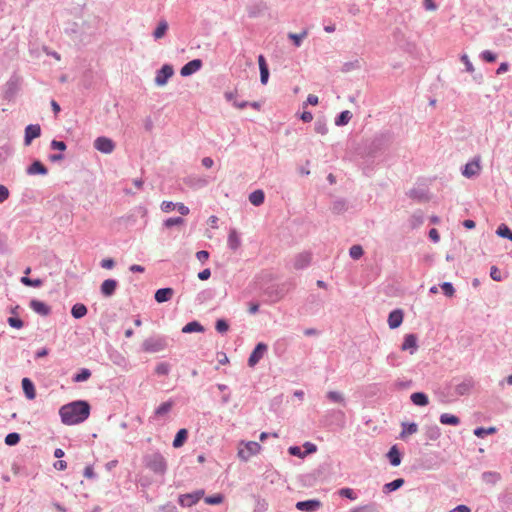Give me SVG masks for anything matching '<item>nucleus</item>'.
I'll use <instances>...</instances> for the list:
<instances>
[{
	"label": "nucleus",
	"instance_id": "nucleus-1",
	"mask_svg": "<svg viewBox=\"0 0 512 512\" xmlns=\"http://www.w3.org/2000/svg\"><path fill=\"white\" fill-rule=\"evenodd\" d=\"M61 421L65 425H76L84 422L90 415V405L86 401L78 400L63 405L59 409Z\"/></svg>",
	"mask_w": 512,
	"mask_h": 512
},
{
	"label": "nucleus",
	"instance_id": "nucleus-2",
	"mask_svg": "<svg viewBox=\"0 0 512 512\" xmlns=\"http://www.w3.org/2000/svg\"><path fill=\"white\" fill-rule=\"evenodd\" d=\"M261 445L255 441L241 442L238 448V457L242 461H248L252 456L258 454Z\"/></svg>",
	"mask_w": 512,
	"mask_h": 512
},
{
	"label": "nucleus",
	"instance_id": "nucleus-3",
	"mask_svg": "<svg viewBox=\"0 0 512 512\" xmlns=\"http://www.w3.org/2000/svg\"><path fill=\"white\" fill-rule=\"evenodd\" d=\"M146 466L155 473H164L167 467L165 458L160 453L145 457Z\"/></svg>",
	"mask_w": 512,
	"mask_h": 512
},
{
	"label": "nucleus",
	"instance_id": "nucleus-4",
	"mask_svg": "<svg viewBox=\"0 0 512 512\" xmlns=\"http://www.w3.org/2000/svg\"><path fill=\"white\" fill-rule=\"evenodd\" d=\"M143 350L145 352L155 353L165 349L167 343L164 338H149L143 342Z\"/></svg>",
	"mask_w": 512,
	"mask_h": 512
},
{
	"label": "nucleus",
	"instance_id": "nucleus-5",
	"mask_svg": "<svg viewBox=\"0 0 512 512\" xmlns=\"http://www.w3.org/2000/svg\"><path fill=\"white\" fill-rule=\"evenodd\" d=\"M94 147L101 153L110 154L115 149V143L108 137H98L94 141Z\"/></svg>",
	"mask_w": 512,
	"mask_h": 512
},
{
	"label": "nucleus",
	"instance_id": "nucleus-6",
	"mask_svg": "<svg viewBox=\"0 0 512 512\" xmlns=\"http://www.w3.org/2000/svg\"><path fill=\"white\" fill-rule=\"evenodd\" d=\"M204 495L203 490H198L193 493L183 494L179 496V504L183 507H191L196 504Z\"/></svg>",
	"mask_w": 512,
	"mask_h": 512
},
{
	"label": "nucleus",
	"instance_id": "nucleus-7",
	"mask_svg": "<svg viewBox=\"0 0 512 512\" xmlns=\"http://www.w3.org/2000/svg\"><path fill=\"white\" fill-rule=\"evenodd\" d=\"M174 74L173 67L171 65L165 64L162 68L157 72L155 77V83L158 86H164L168 79L171 78Z\"/></svg>",
	"mask_w": 512,
	"mask_h": 512
},
{
	"label": "nucleus",
	"instance_id": "nucleus-8",
	"mask_svg": "<svg viewBox=\"0 0 512 512\" xmlns=\"http://www.w3.org/2000/svg\"><path fill=\"white\" fill-rule=\"evenodd\" d=\"M267 350V345L264 343H258L249 356L248 364L250 367H254L263 357L264 353Z\"/></svg>",
	"mask_w": 512,
	"mask_h": 512
},
{
	"label": "nucleus",
	"instance_id": "nucleus-9",
	"mask_svg": "<svg viewBox=\"0 0 512 512\" xmlns=\"http://www.w3.org/2000/svg\"><path fill=\"white\" fill-rule=\"evenodd\" d=\"M41 135V127L38 124H30L25 128L24 143L30 145L32 140Z\"/></svg>",
	"mask_w": 512,
	"mask_h": 512
},
{
	"label": "nucleus",
	"instance_id": "nucleus-10",
	"mask_svg": "<svg viewBox=\"0 0 512 512\" xmlns=\"http://www.w3.org/2000/svg\"><path fill=\"white\" fill-rule=\"evenodd\" d=\"M322 506V503L319 500H306L300 501L296 503V508L299 511H307L314 512L318 510Z\"/></svg>",
	"mask_w": 512,
	"mask_h": 512
},
{
	"label": "nucleus",
	"instance_id": "nucleus-11",
	"mask_svg": "<svg viewBox=\"0 0 512 512\" xmlns=\"http://www.w3.org/2000/svg\"><path fill=\"white\" fill-rule=\"evenodd\" d=\"M480 170H481L480 158L478 157L465 165V168L463 170V175L465 177L470 178L472 176L478 175Z\"/></svg>",
	"mask_w": 512,
	"mask_h": 512
},
{
	"label": "nucleus",
	"instance_id": "nucleus-12",
	"mask_svg": "<svg viewBox=\"0 0 512 512\" xmlns=\"http://www.w3.org/2000/svg\"><path fill=\"white\" fill-rule=\"evenodd\" d=\"M202 66V61L200 59H195V60H192L190 62H188L187 64H185L181 70H180V74L182 76H189L195 72H197Z\"/></svg>",
	"mask_w": 512,
	"mask_h": 512
},
{
	"label": "nucleus",
	"instance_id": "nucleus-13",
	"mask_svg": "<svg viewBox=\"0 0 512 512\" xmlns=\"http://www.w3.org/2000/svg\"><path fill=\"white\" fill-rule=\"evenodd\" d=\"M403 311L400 309L392 311L388 316V325L391 329L398 328L403 322Z\"/></svg>",
	"mask_w": 512,
	"mask_h": 512
},
{
	"label": "nucleus",
	"instance_id": "nucleus-14",
	"mask_svg": "<svg viewBox=\"0 0 512 512\" xmlns=\"http://www.w3.org/2000/svg\"><path fill=\"white\" fill-rule=\"evenodd\" d=\"M417 337L414 334H407L402 343L401 349L403 351L409 350L410 354H414L417 350Z\"/></svg>",
	"mask_w": 512,
	"mask_h": 512
},
{
	"label": "nucleus",
	"instance_id": "nucleus-15",
	"mask_svg": "<svg viewBox=\"0 0 512 512\" xmlns=\"http://www.w3.org/2000/svg\"><path fill=\"white\" fill-rule=\"evenodd\" d=\"M117 285H118V283H117L116 280H114V279H106L101 284V287H100L102 295L105 296V297L112 296L115 293V291H116Z\"/></svg>",
	"mask_w": 512,
	"mask_h": 512
},
{
	"label": "nucleus",
	"instance_id": "nucleus-16",
	"mask_svg": "<svg viewBox=\"0 0 512 512\" xmlns=\"http://www.w3.org/2000/svg\"><path fill=\"white\" fill-rule=\"evenodd\" d=\"M30 308L42 316H47L51 310L46 303L36 299L30 301Z\"/></svg>",
	"mask_w": 512,
	"mask_h": 512
},
{
	"label": "nucleus",
	"instance_id": "nucleus-17",
	"mask_svg": "<svg viewBox=\"0 0 512 512\" xmlns=\"http://www.w3.org/2000/svg\"><path fill=\"white\" fill-rule=\"evenodd\" d=\"M173 295H174V290L172 288H161L155 292L154 297L158 303H163V302H167V301L171 300Z\"/></svg>",
	"mask_w": 512,
	"mask_h": 512
},
{
	"label": "nucleus",
	"instance_id": "nucleus-18",
	"mask_svg": "<svg viewBox=\"0 0 512 512\" xmlns=\"http://www.w3.org/2000/svg\"><path fill=\"white\" fill-rule=\"evenodd\" d=\"M22 388L24 391L25 396L29 400H33L36 397V390L33 382L29 378H23L22 379Z\"/></svg>",
	"mask_w": 512,
	"mask_h": 512
},
{
	"label": "nucleus",
	"instance_id": "nucleus-19",
	"mask_svg": "<svg viewBox=\"0 0 512 512\" xmlns=\"http://www.w3.org/2000/svg\"><path fill=\"white\" fill-rule=\"evenodd\" d=\"M258 64L260 69V81L263 85H265L268 82L269 70L263 55L258 56Z\"/></svg>",
	"mask_w": 512,
	"mask_h": 512
},
{
	"label": "nucleus",
	"instance_id": "nucleus-20",
	"mask_svg": "<svg viewBox=\"0 0 512 512\" xmlns=\"http://www.w3.org/2000/svg\"><path fill=\"white\" fill-rule=\"evenodd\" d=\"M48 170L47 168L40 162V161H34L27 169V173L30 175L35 174H47Z\"/></svg>",
	"mask_w": 512,
	"mask_h": 512
},
{
	"label": "nucleus",
	"instance_id": "nucleus-21",
	"mask_svg": "<svg viewBox=\"0 0 512 512\" xmlns=\"http://www.w3.org/2000/svg\"><path fill=\"white\" fill-rule=\"evenodd\" d=\"M310 261H311V254L304 252L297 256L294 266L297 269H302V268L306 267L310 263Z\"/></svg>",
	"mask_w": 512,
	"mask_h": 512
},
{
	"label": "nucleus",
	"instance_id": "nucleus-22",
	"mask_svg": "<svg viewBox=\"0 0 512 512\" xmlns=\"http://www.w3.org/2000/svg\"><path fill=\"white\" fill-rule=\"evenodd\" d=\"M390 463L393 466H398L401 463V455L396 445L392 446L387 454Z\"/></svg>",
	"mask_w": 512,
	"mask_h": 512
},
{
	"label": "nucleus",
	"instance_id": "nucleus-23",
	"mask_svg": "<svg viewBox=\"0 0 512 512\" xmlns=\"http://www.w3.org/2000/svg\"><path fill=\"white\" fill-rule=\"evenodd\" d=\"M265 199L264 192L262 190H255L249 195V201L254 206H260L263 204Z\"/></svg>",
	"mask_w": 512,
	"mask_h": 512
},
{
	"label": "nucleus",
	"instance_id": "nucleus-24",
	"mask_svg": "<svg viewBox=\"0 0 512 512\" xmlns=\"http://www.w3.org/2000/svg\"><path fill=\"white\" fill-rule=\"evenodd\" d=\"M168 30V23L166 20L159 21L156 29L153 32V36L156 40L161 39L165 36L166 32Z\"/></svg>",
	"mask_w": 512,
	"mask_h": 512
},
{
	"label": "nucleus",
	"instance_id": "nucleus-25",
	"mask_svg": "<svg viewBox=\"0 0 512 512\" xmlns=\"http://www.w3.org/2000/svg\"><path fill=\"white\" fill-rule=\"evenodd\" d=\"M411 401L417 406H426L429 403L428 397L422 392H415L411 395Z\"/></svg>",
	"mask_w": 512,
	"mask_h": 512
},
{
	"label": "nucleus",
	"instance_id": "nucleus-26",
	"mask_svg": "<svg viewBox=\"0 0 512 512\" xmlns=\"http://www.w3.org/2000/svg\"><path fill=\"white\" fill-rule=\"evenodd\" d=\"M482 479L487 484H496L501 479V475L498 472L488 471L482 474Z\"/></svg>",
	"mask_w": 512,
	"mask_h": 512
},
{
	"label": "nucleus",
	"instance_id": "nucleus-27",
	"mask_svg": "<svg viewBox=\"0 0 512 512\" xmlns=\"http://www.w3.org/2000/svg\"><path fill=\"white\" fill-rule=\"evenodd\" d=\"M403 484H404V479H402V478L395 479L394 481L386 483L383 486V492L390 493V492L395 491V490L399 489L400 487H402Z\"/></svg>",
	"mask_w": 512,
	"mask_h": 512
},
{
	"label": "nucleus",
	"instance_id": "nucleus-28",
	"mask_svg": "<svg viewBox=\"0 0 512 512\" xmlns=\"http://www.w3.org/2000/svg\"><path fill=\"white\" fill-rule=\"evenodd\" d=\"M71 314L74 318L80 319L87 314V308L84 304H75L71 309Z\"/></svg>",
	"mask_w": 512,
	"mask_h": 512
},
{
	"label": "nucleus",
	"instance_id": "nucleus-29",
	"mask_svg": "<svg viewBox=\"0 0 512 512\" xmlns=\"http://www.w3.org/2000/svg\"><path fill=\"white\" fill-rule=\"evenodd\" d=\"M240 238L235 230H231L228 236V245L232 250H237L240 246Z\"/></svg>",
	"mask_w": 512,
	"mask_h": 512
},
{
	"label": "nucleus",
	"instance_id": "nucleus-30",
	"mask_svg": "<svg viewBox=\"0 0 512 512\" xmlns=\"http://www.w3.org/2000/svg\"><path fill=\"white\" fill-rule=\"evenodd\" d=\"M187 435L188 432L186 429H180L173 440V446L175 448L181 447L184 444L185 440L187 439Z\"/></svg>",
	"mask_w": 512,
	"mask_h": 512
},
{
	"label": "nucleus",
	"instance_id": "nucleus-31",
	"mask_svg": "<svg viewBox=\"0 0 512 512\" xmlns=\"http://www.w3.org/2000/svg\"><path fill=\"white\" fill-rule=\"evenodd\" d=\"M440 422L445 425H458L460 423V419L452 414L444 413L440 416Z\"/></svg>",
	"mask_w": 512,
	"mask_h": 512
},
{
	"label": "nucleus",
	"instance_id": "nucleus-32",
	"mask_svg": "<svg viewBox=\"0 0 512 512\" xmlns=\"http://www.w3.org/2000/svg\"><path fill=\"white\" fill-rule=\"evenodd\" d=\"M308 35V31L305 29L301 33H289L288 37L291 39L296 47H299L302 43V40L306 38Z\"/></svg>",
	"mask_w": 512,
	"mask_h": 512
},
{
	"label": "nucleus",
	"instance_id": "nucleus-33",
	"mask_svg": "<svg viewBox=\"0 0 512 512\" xmlns=\"http://www.w3.org/2000/svg\"><path fill=\"white\" fill-rule=\"evenodd\" d=\"M351 118H352V114L350 111H348V110L342 111L340 113V115L337 117V119L335 120V124L337 126L346 125L350 121Z\"/></svg>",
	"mask_w": 512,
	"mask_h": 512
},
{
	"label": "nucleus",
	"instance_id": "nucleus-34",
	"mask_svg": "<svg viewBox=\"0 0 512 512\" xmlns=\"http://www.w3.org/2000/svg\"><path fill=\"white\" fill-rule=\"evenodd\" d=\"M203 327L196 321L189 322L182 328L183 333L202 332Z\"/></svg>",
	"mask_w": 512,
	"mask_h": 512
},
{
	"label": "nucleus",
	"instance_id": "nucleus-35",
	"mask_svg": "<svg viewBox=\"0 0 512 512\" xmlns=\"http://www.w3.org/2000/svg\"><path fill=\"white\" fill-rule=\"evenodd\" d=\"M418 431V426L415 423H403V430L401 432V437L405 438L408 435H412Z\"/></svg>",
	"mask_w": 512,
	"mask_h": 512
},
{
	"label": "nucleus",
	"instance_id": "nucleus-36",
	"mask_svg": "<svg viewBox=\"0 0 512 512\" xmlns=\"http://www.w3.org/2000/svg\"><path fill=\"white\" fill-rule=\"evenodd\" d=\"M90 376H91V371L87 368H83V369H81V371L79 373H77L73 377V381L76 383L84 382V381L88 380L90 378Z\"/></svg>",
	"mask_w": 512,
	"mask_h": 512
},
{
	"label": "nucleus",
	"instance_id": "nucleus-37",
	"mask_svg": "<svg viewBox=\"0 0 512 512\" xmlns=\"http://www.w3.org/2000/svg\"><path fill=\"white\" fill-rule=\"evenodd\" d=\"M173 407V402L171 401H167V402H164L162 403L155 411V414L157 416H163L167 413L170 412V410L172 409Z\"/></svg>",
	"mask_w": 512,
	"mask_h": 512
},
{
	"label": "nucleus",
	"instance_id": "nucleus-38",
	"mask_svg": "<svg viewBox=\"0 0 512 512\" xmlns=\"http://www.w3.org/2000/svg\"><path fill=\"white\" fill-rule=\"evenodd\" d=\"M496 431H497V429L495 427H489V428L479 427L474 430V435L479 438H482L485 435L494 434V433H496Z\"/></svg>",
	"mask_w": 512,
	"mask_h": 512
},
{
	"label": "nucleus",
	"instance_id": "nucleus-39",
	"mask_svg": "<svg viewBox=\"0 0 512 512\" xmlns=\"http://www.w3.org/2000/svg\"><path fill=\"white\" fill-rule=\"evenodd\" d=\"M496 233L503 238H508L512 241V231L508 228L507 225L501 224L498 228Z\"/></svg>",
	"mask_w": 512,
	"mask_h": 512
},
{
	"label": "nucleus",
	"instance_id": "nucleus-40",
	"mask_svg": "<svg viewBox=\"0 0 512 512\" xmlns=\"http://www.w3.org/2000/svg\"><path fill=\"white\" fill-rule=\"evenodd\" d=\"M20 441V435L18 433H9L6 437H5V444L8 445V446H14L16 444H18Z\"/></svg>",
	"mask_w": 512,
	"mask_h": 512
},
{
	"label": "nucleus",
	"instance_id": "nucleus-41",
	"mask_svg": "<svg viewBox=\"0 0 512 512\" xmlns=\"http://www.w3.org/2000/svg\"><path fill=\"white\" fill-rule=\"evenodd\" d=\"M224 500V497L222 494H215V495H212V496H208L204 499L205 503L206 504H209V505H217V504H220L222 503Z\"/></svg>",
	"mask_w": 512,
	"mask_h": 512
},
{
	"label": "nucleus",
	"instance_id": "nucleus-42",
	"mask_svg": "<svg viewBox=\"0 0 512 512\" xmlns=\"http://www.w3.org/2000/svg\"><path fill=\"white\" fill-rule=\"evenodd\" d=\"M21 282L26 286H32V287H40L42 285V280L30 279L27 276L22 277Z\"/></svg>",
	"mask_w": 512,
	"mask_h": 512
},
{
	"label": "nucleus",
	"instance_id": "nucleus-43",
	"mask_svg": "<svg viewBox=\"0 0 512 512\" xmlns=\"http://www.w3.org/2000/svg\"><path fill=\"white\" fill-rule=\"evenodd\" d=\"M349 254L353 259H359L363 255V248L360 245H353L349 250Z\"/></svg>",
	"mask_w": 512,
	"mask_h": 512
},
{
	"label": "nucleus",
	"instance_id": "nucleus-44",
	"mask_svg": "<svg viewBox=\"0 0 512 512\" xmlns=\"http://www.w3.org/2000/svg\"><path fill=\"white\" fill-rule=\"evenodd\" d=\"M327 397L329 400L333 401V402H336V403H343L344 402V398L342 396L341 393L339 392H336V391H330L327 393Z\"/></svg>",
	"mask_w": 512,
	"mask_h": 512
},
{
	"label": "nucleus",
	"instance_id": "nucleus-45",
	"mask_svg": "<svg viewBox=\"0 0 512 512\" xmlns=\"http://www.w3.org/2000/svg\"><path fill=\"white\" fill-rule=\"evenodd\" d=\"M338 493L340 496L346 497L350 500H355L357 498L356 494L354 493V491L351 488H342L339 490Z\"/></svg>",
	"mask_w": 512,
	"mask_h": 512
},
{
	"label": "nucleus",
	"instance_id": "nucleus-46",
	"mask_svg": "<svg viewBox=\"0 0 512 512\" xmlns=\"http://www.w3.org/2000/svg\"><path fill=\"white\" fill-rule=\"evenodd\" d=\"M349 512H375V506L372 504L355 507L349 510Z\"/></svg>",
	"mask_w": 512,
	"mask_h": 512
},
{
	"label": "nucleus",
	"instance_id": "nucleus-47",
	"mask_svg": "<svg viewBox=\"0 0 512 512\" xmlns=\"http://www.w3.org/2000/svg\"><path fill=\"white\" fill-rule=\"evenodd\" d=\"M184 223V219L181 218V217H174V218H169L167 220H165L164 222V225L168 228L172 227V226H175V225H182Z\"/></svg>",
	"mask_w": 512,
	"mask_h": 512
},
{
	"label": "nucleus",
	"instance_id": "nucleus-48",
	"mask_svg": "<svg viewBox=\"0 0 512 512\" xmlns=\"http://www.w3.org/2000/svg\"><path fill=\"white\" fill-rule=\"evenodd\" d=\"M441 289L443 290L444 294L448 297H452L455 293L454 287L449 282H444L441 285Z\"/></svg>",
	"mask_w": 512,
	"mask_h": 512
},
{
	"label": "nucleus",
	"instance_id": "nucleus-49",
	"mask_svg": "<svg viewBox=\"0 0 512 512\" xmlns=\"http://www.w3.org/2000/svg\"><path fill=\"white\" fill-rule=\"evenodd\" d=\"M216 330L219 332V333H225L228 331L229 329V325L228 323L223 320V319H219L217 322H216V326H215Z\"/></svg>",
	"mask_w": 512,
	"mask_h": 512
},
{
	"label": "nucleus",
	"instance_id": "nucleus-50",
	"mask_svg": "<svg viewBox=\"0 0 512 512\" xmlns=\"http://www.w3.org/2000/svg\"><path fill=\"white\" fill-rule=\"evenodd\" d=\"M155 372L158 375H167L169 373V365L167 363H159L155 368Z\"/></svg>",
	"mask_w": 512,
	"mask_h": 512
},
{
	"label": "nucleus",
	"instance_id": "nucleus-51",
	"mask_svg": "<svg viewBox=\"0 0 512 512\" xmlns=\"http://www.w3.org/2000/svg\"><path fill=\"white\" fill-rule=\"evenodd\" d=\"M8 323L11 327L16 328V329H21L24 325L23 321L17 317L8 318Z\"/></svg>",
	"mask_w": 512,
	"mask_h": 512
},
{
	"label": "nucleus",
	"instance_id": "nucleus-52",
	"mask_svg": "<svg viewBox=\"0 0 512 512\" xmlns=\"http://www.w3.org/2000/svg\"><path fill=\"white\" fill-rule=\"evenodd\" d=\"M315 131L318 134L325 135L328 132V128H327V126H326V124L324 122L317 121L315 123Z\"/></svg>",
	"mask_w": 512,
	"mask_h": 512
},
{
	"label": "nucleus",
	"instance_id": "nucleus-53",
	"mask_svg": "<svg viewBox=\"0 0 512 512\" xmlns=\"http://www.w3.org/2000/svg\"><path fill=\"white\" fill-rule=\"evenodd\" d=\"M176 208L175 203L171 201H163L161 203V210L165 213H169Z\"/></svg>",
	"mask_w": 512,
	"mask_h": 512
},
{
	"label": "nucleus",
	"instance_id": "nucleus-54",
	"mask_svg": "<svg viewBox=\"0 0 512 512\" xmlns=\"http://www.w3.org/2000/svg\"><path fill=\"white\" fill-rule=\"evenodd\" d=\"M289 453L293 456H298L300 458H303L306 456V453L305 452H302L300 447L298 446H291L289 449H288Z\"/></svg>",
	"mask_w": 512,
	"mask_h": 512
},
{
	"label": "nucleus",
	"instance_id": "nucleus-55",
	"mask_svg": "<svg viewBox=\"0 0 512 512\" xmlns=\"http://www.w3.org/2000/svg\"><path fill=\"white\" fill-rule=\"evenodd\" d=\"M481 56H482V59L487 61V62H494V61H496V55L494 53H492L491 51H489V50L483 51Z\"/></svg>",
	"mask_w": 512,
	"mask_h": 512
},
{
	"label": "nucleus",
	"instance_id": "nucleus-56",
	"mask_svg": "<svg viewBox=\"0 0 512 512\" xmlns=\"http://www.w3.org/2000/svg\"><path fill=\"white\" fill-rule=\"evenodd\" d=\"M9 197V190L4 185H0V203H3Z\"/></svg>",
	"mask_w": 512,
	"mask_h": 512
},
{
	"label": "nucleus",
	"instance_id": "nucleus-57",
	"mask_svg": "<svg viewBox=\"0 0 512 512\" xmlns=\"http://www.w3.org/2000/svg\"><path fill=\"white\" fill-rule=\"evenodd\" d=\"M52 149L64 151L66 149V144L63 141L53 140L51 142Z\"/></svg>",
	"mask_w": 512,
	"mask_h": 512
},
{
	"label": "nucleus",
	"instance_id": "nucleus-58",
	"mask_svg": "<svg viewBox=\"0 0 512 512\" xmlns=\"http://www.w3.org/2000/svg\"><path fill=\"white\" fill-rule=\"evenodd\" d=\"M461 61L464 63V65L466 67V70L468 72H473L474 71V67H473L472 63L470 62V60H469L467 55H462Z\"/></svg>",
	"mask_w": 512,
	"mask_h": 512
},
{
	"label": "nucleus",
	"instance_id": "nucleus-59",
	"mask_svg": "<svg viewBox=\"0 0 512 512\" xmlns=\"http://www.w3.org/2000/svg\"><path fill=\"white\" fill-rule=\"evenodd\" d=\"M318 97L314 94H309L308 97H307V100L305 103H303V107L305 108L307 104H310V105H317L318 104Z\"/></svg>",
	"mask_w": 512,
	"mask_h": 512
},
{
	"label": "nucleus",
	"instance_id": "nucleus-60",
	"mask_svg": "<svg viewBox=\"0 0 512 512\" xmlns=\"http://www.w3.org/2000/svg\"><path fill=\"white\" fill-rule=\"evenodd\" d=\"M176 208L178 210V212L181 214V215H188L189 214V208L187 206H185L183 203H176Z\"/></svg>",
	"mask_w": 512,
	"mask_h": 512
},
{
	"label": "nucleus",
	"instance_id": "nucleus-61",
	"mask_svg": "<svg viewBox=\"0 0 512 512\" xmlns=\"http://www.w3.org/2000/svg\"><path fill=\"white\" fill-rule=\"evenodd\" d=\"M115 263H114V260L113 259H103L101 261V266L104 268V269H112L114 267Z\"/></svg>",
	"mask_w": 512,
	"mask_h": 512
},
{
	"label": "nucleus",
	"instance_id": "nucleus-62",
	"mask_svg": "<svg viewBox=\"0 0 512 512\" xmlns=\"http://www.w3.org/2000/svg\"><path fill=\"white\" fill-rule=\"evenodd\" d=\"M196 257L199 261L205 262L209 258V253L205 250L198 251Z\"/></svg>",
	"mask_w": 512,
	"mask_h": 512
},
{
	"label": "nucleus",
	"instance_id": "nucleus-63",
	"mask_svg": "<svg viewBox=\"0 0 512 512\" xmlns=\"http://www.w3.org/2000/svg\"><path fill=\"white\" fill-rule=\"evenodd\" d=\"M490 275H491V278L495 281H500L501 280V273L500 271L496 268V267H492L491 268V272H490Z\"/></svg>",
	"mask_w": 512,
	"mask_h": 512
},
{
	"label": "nucleus",
	"instance_id": "nucleus-64",
	"mask_svg": "<svg viewBox=\"0 0 512 512\" xmlns=\"http://www.w3.org/2000/svg\"><path fill=\"white\" fill-rule=\"evenodd\" d=\"M300 119L303 121V122H311L313 120V115L311 112L309 111H304L301 115H300Z\"/></svg>",
	"mask_w": 512,
	"mask_h": 512
}]
</instances>
